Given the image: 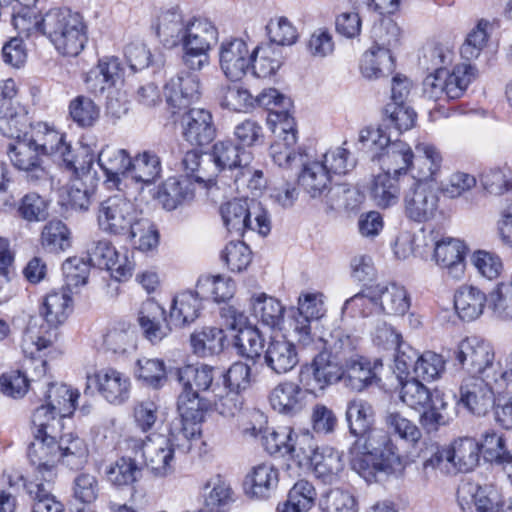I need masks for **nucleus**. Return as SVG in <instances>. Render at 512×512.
<instances>
[{
    "instance_id": "f257e3e1",
    "label": "nucleus",
    "mask_w": 512,
    "mask_h": 512,
    "mask_svg": "<svg viewBox=\"0 0 512 512\" xmlns=\"http://www.w3.org/2000/svg\"><path fill=\"white\" fill-rule=\"evenodd\" d=\"M200 426H195L179 420V425L174 424L167 436L152 435L146 440L129 439V446L141 457L150 472L156 477H166L175 470L177 454H186L194 440L200 436Z\"/></svg>"
},
{
    "instance_id": "f03ea898",
    "label": "nucleus",
    "mask_w": 512,
    "mask_h": 512,
    "mask_svg": "<svg viewBox=\"0 0 512 512\" xmlns=\"http://www.w3.org/2000/svg\"><path fill=\"white\" fill-rule=\"evenodd\" d=\"M215 368L206 364H187L175 370V377L181 387L177 398V410L182 422L200 426L208 404L201 396L215 393L219 385L214 383Z\"/></svg>"
},
{
    "instance_id": "7ed1b4c3",
    "label": "nucleus",
    "mask_w": 512,
    "mask_h": 512,
    "mask_svg": "<svg viewBox=\"0 0 512 512\" xmlns=\"http://www.w3.org/2000/svg\"><path fill=\"white\" fill-rule=\"evenodd\" d=\"M72 308L71 290L62 287L60 290L49 292L43 299L40 314L50 329L41 326L36 330L29 325L22 341L24 353L30 354L31 357H34L35 353L46 356L45 351L52 348L57 340V328L67 320Z\"/></svg>"
},
{
    "instance_id": "20e7f679",
    "label": "nucleus",
    "mask_w": 512,
    "mask_h": 512,
    "mask_svg": "<svg viewBox=\"0 0 512 512\" xmlns=\"http://www.w3.org/2000/svg\"><path fill=\"white\" fill-rule=\"evenodd\" d=\"M210 156L220 173V180L225 184L226 179H229L237 189L240 186H247L250 189H260L264 186L263 172L252 165V153L233 140L217 141Z\"/></svg>"
},
{
    "instance_id": "39448f33",
    "label": "nucleus",
    "mask_w": 512,
    "mask_h": 512,
    "mask_svg": "<svg viewBox=\"0 0 512 512\" xmlns=\"http://www.w3.org/2000/svg\"><path fill=\"white\" fill-rule=\"evenodd\" d=\"M42 35L65 56H77L87 42V26L82 15L69 8H51L43 15Z\"/></svg>"
},
{
    "instance_id": "423d86ee",
    "label": "nucleus",
    "mask_w": 512,
    "mask_h": 512,
    "mask_svg": "<svg viewBox=\"0 0 512 512\" xmlns=\"http://www.w3.org/2000/svg\"><path fill=\"white\" fill-rule=\"evenodd\" d=\"M219 213L231 235L242 237L246 230L265 236L270 232V219L262 204L254 199L234 198L221 204Z\"/></svg>"
},
{
    "instance_id": "0eeeda50",
    "label": "nucleus",
    "mask_w": 512,
    "mask_h": 512,
    "mask_svg": "<svg viewBox=\"0 0 512 512\" xmlns=\"http://www.w3.org/2000/svg\"><path fill=\"white\" fill-rule=\"evenodd\" d=\"M142 214L131 200L122 194H115L98 204L96 219L102 232L127 238Z\"/></svg>"
},
{
    "instance_id": "6e6552de",
    "label": "nucleus",
    "mask_w": 512,
    "mask_h": 512,
    "mask_svg": "<svg viewBox=\"0 0 512 512\" xmlns=\"http://www.w3.org/2000/svg\"><path fill=\"white\" fill-rule=\"evenodd\" d=\"M454 357L468 375L499 380L495 351L488 341L467 337L458 344Z\"/></svg>"
},
{
    "instance_id": "1a4fd4ad",
    "label": "nucleus",
    "mask_w": 512,
    "mask_h": 512,
    "mask_svg": "<svg viewBox=\"0 0 512 512\" xmlns=\"http://www.w3.org/2000/svg\"><path fill=\"white\" fill-rule=\"evenodd\" d=\"M33 441L28 446L27 456L31 466L28 477L20 475L19 479L54 482L56 478V466L60 462L58 455L59 435H38L32 434Z\"/></svg>"
},
{
    "instance_id": "9d476101",
    "label": "nucleus",
    "mask_w": 512,
    "mask_h": 512,
    "mask_svg": "<svg viewBox=\"0 0 512 512\" xmlns=\"http://www.w3.org/2000/svg\"><path fill=\"white\" fill-rule=\"evenodd\" d=\"M88 261L93 267L110 271L119 281H127L133 274L135 264L127 254L120 255L108 239L93 240L87 246Z\"/></svg>"
},
{
    "instance_id": "9b49d317",
    "label": "nucleus",
    "mask_w": 512,
    "mask_h": 512,
    "mask_svg": "<svg viewBox=\"0 0 512 512\" xmlns=\"http://www.w3.org/2000/svg\"><path fill=\"white\" fill-rule=\"evenodd\" d=\"M498 381L476 375H467L463 378L459 388V402L474 415H486L496 398L493 384Z\"/></svg>"
},
{
    "instance_id": "f8f14e48",
    "label": "nucleus",
    "mask_w": 512,
    "mask_h": 512,
    "mask_svg": "<svg viewBox=\"0 0 512 512\" xmlns=\"http://www.w3.org/2000/svg\"><path fill=\"white\" fill-rule=\"evenodd\" d=\"M41 155L57 157L67 170L76 172L74 155L71 146L64 140V135L47 123L39 122L31 127L29 136Z\"/></svg>"
},
{
    "instance_id": "ddd939ff",
    "label": "nucleus",
    "mask_w": 512,
    "mask_h": 512,
    "mask_svg": "<svg viewBox=\"0 0 512 512\" xmlns=\"http://www.w3.org/2000/svg\"><path fill=\"white\" fill-rule=\"evenodd\" d=\"M416 156L409 168L410 174L402 177V183L413 185H430L437 180L442 166L439 149L430 143H419L415 147Z\"/></svg>"
},
{
    "instance_id": "4468645a",
    "label": "nucleus",
    "mask_w": 512,
    "mask_h": 512,
    "mask_svg": "<svg viewBox=\"0 0 512 512\" xmlns=\"http://www.w3.org/2000/svg\"><path fill=\"white\" fill-rule=\"evenodd\" d=\"M219 64L229 80H241L251 66V52L247 43L241 38L224 39L219 46Z\"/></svg>"
},
{
    "instance_id": "2eb2a0df",
    "label": "nucleus",
    "mask_w": 512,
    "mask_h": 512,
    "mask_svg": "<svg viewBox=\"0 0 512 512\" xmlns=\"http://www.w3.org/2000/svg\"><path fill=\"white\" fill-rule=\"evenodd\" d=\"M403 201L406 216L415 222L432 219L438 209V196L431 185L406 184Z\"/></svg>"
},
{
    "instance_id": "dca6fc26",
    "label": "nucleus",
    "mask_w": 512,
    "mask_h": 512,
    "mask_svg": "<svg viewBox=\"0 0 512 512\" xmlns=\"http://www.w3.org/2000/svg\"><path fill=\"white\" fill-rule=\"evenodd\" d=\"M95 385L100 395L109 403L121 405L130 397L131 382L127 375L105 368L87 377V388Z\"/></svg>"
},
{
    "instance_id": "f3484780",
    "label": "nucleus",
    "mask_w": 512,
    "mask_h": 512,
    "mask_svg": "<svg viewBox=\"0 0 512 512\" xmlns=\"http://www.w3.org/2000/svg\"><path fill=\"white\" fill-rule=\"evenodd\" d=\"M7 153L13 166L26 173L28 181L36 183L47 178L41 154L30 137L10 143Z\"/></svg>"
},
{
    "instance_id": "a211bd4d",
    "label": "nucleus",
    "mask_w": 512,
    "mask_h": 512,
    "mask_svg": "<svg viewBox=\"0 0 512 512\" xmlns=\"http://www.w3.org/2000/svg\"><path fill=\"white\" fill-rule=\"evenodd\" d=\"M502 496L496 486L467 484L458 490V502L465 512H499Z\"/></svg>"
},
{
    "instance_id": "6ab92c4d",
    "label": "nucleus",
    "mask_w": 512,
    "mask_h": 512,
    "mask_svg": "<svg viewBox=\"0 0 512 512\" xmlns=\"http://www.w3.org/2000/svg\"><path fill=\"white\" fill-rule=\"evenodd\" d=\"M355 437L356 440L352 446L358 451H366L374 457L385 460V467L400 465L401 461L397 447L386 431L372 427L363 435Z\"/></svg>"
},
{
    "instance_id": "aec40b11",
    "label": "nucleus",
    "mask_w": 512,
    "mask_h": 512,
    "mask_svg": "<svg viewBox=\"0 0 512 512\" xmlns=\"http://www.w3.org/2000/svg\"><path fill=\"white\" fill-rule=\"evenodd\" d=\"M164 93L171 108L186 109L200 98L199 78L191 73H180L166 83Z\"/></svg>"
},
{
    "instance_id": "412c9836",
    "label": "nucleus",
    "mask_w": 512,
    "mask_h": 512,
    "mask_svg": "<svg viewBox=\"0 0 512 512\" xmlns=\"http://www.w3.org/2000/svg\"><path fill=\"white\" fill-rule=\"evenodd\" d=\"M466 252L467 247L462 240L443 237L435 243L434 259L437 265L446 270L448 276L458 280L464 274Z\"/></svg>"
},
{
    "instance_id": "4be33fe9",
    "label": "nucleus",
    "mask_w": 512,
    "mask_h": 512,
    "mask_svg": "<svg viewBox=\"0 0 512 512\" xmlns=\"http://www.w3.org/2000/svg\"><path fill=\"white\" fill-rule=\"evenodd\" d=\"M182 136L194 146L209 144L215 137L212 115L204 109H190L181 118Z\"/></svg>"
},
{
    "instance_id": "5701e85b",
    "label": "nucleus",
    "mask_w": 512,
    "mask_h": 512,
    "mask_svg": "<svg viewBox=\"0 0 512 512\" xmlns=\"http://www.w3.org/2000/svg\"><path fill=\"white\" fill-rule=\"evenodd\" d=\"M278 483V469L270 463H261L246 475L244 490L250 498L267 500L275 494Z\"/></svg>"
},
{
    "instance_id": "b1692460",
    "label": "nucleus",
    "mask_w": 512,
    "mask_h": 512,
    "mask_svg": "<svg viewBox=\"0 0 512 512\" xmlns=\"http://www.w3.org/2000/svg\"><path fill=\"white\" fill-rule=\"evenodd\" d=\"M264 363L275 374H285L299 363L296 345L284 336L270 338L264 351Z\"/></svg>"
},
{
    "instance_id": "393cba45",
    "label": "nucleus",
    "mask_w": 512,
    "mask_h": 512,
    "mask_svg": "<svg viewBox=\"0 0 512 512\" xmlns=\"http://www.w3.org/2000/svg\"><path fill=\"white\" fill-rule=\"evenodd\" d=\"M137 320L143 335L153 344L160 342L171 331L164 308L152 299L142 303Z\"/></svg>"
},
{
    "instance_id": "a878e982",
    "label": "nucleus",
    "mask_w": 512,
    "mask_h": 512,
    "mask_svg": "<svg viewBox=\"0 0 512 512\" xmlns=\"http://www.w3.org/2000/svg\"><path fill=\"white\" fill-rule=\"evenodd\" d=\"M305 391L292 381H283L276 385L269 395L271 407L283 415L294 416L307 404Z\"/></svg>"
},
{
    "instance_id": "bb28decb",
    "label": "nucleus",
    "mask_w": 512,
    "mask_h": 512,
    "mask_svg": "<svg viewBox=\"0 0 512 512\" xmlns=\"http://www.w3.org/2000/svg\"><path fill=\"white\" fill-rule=\"evenodd\" d=\"M372 159L380 163L384 173H389L402 180V177L408 174L414 153L407 143L397 140L391 141L382 152L373 155Z\"/></svg>"
},
{
    "instance_id": "cd10ccee",
    "label": "nucleus",
    "mask_w": 512,
    "mask_h": 512,
    "mask_svg": "<svg viewBox=\"0 0 512 512\" xmlns=\"http://www.w3.org/2000/svg\"><path fill=\"white\" fill-rule=\"evenodd\" d=\"M97 162L110 187H118L121 177L129 175L131 156L125 149L106 145L99 151Z\"/></svg>"
},
{
    "instance_id": "c85d7f7f",
    "label": "nucleus",
    "mask_w": 512,
    "mask_h": 512,
    "mask_svg": "<svg viewBox=\"0 0 512 512\" xmlns=\"http://www.w3.org/2000/svg\"><path fill=\"white\" fill-rule=\"evenodd\" d=\"M195 196V184L190 177H169L158 189L157 199L163 208L172 211L190 203Z\"/></svg>"
},
{
    "instance_id": "c756f323",
    "label": "nucleus",
    "mask_w": 512,
    "mask_h": 512,
    "mask_svg": "<svg viewBox=\"0 0 512 512\" xmlns=\"http://www.w3.org/2000/svg\"><path fill=\"white\" fill-rule=\"evenodd\" d=\"M298 184L312 198L324 197L331 188V175L325 164L320 161L305 162L300 164Z\"/></svg>"
},
{
    "instance_id": "7c9ffc66",
    "label": "nucleus",
    "mask_w": 512,
    "mask_h": 512,
    "mask_svg": "<svg viewBox=\"0 0 512 512\" xmlns=\"http://www.w3.org/2000/svg\"><path fill=\"white\" fill-rule=\"evenodd\" d=\"M187 27L188 19L180 10L172 8L159 15L156 34L165 48L172 49L181 45Z\"/></svg>"
},
{
    "instance_id": "2f4dec72",
    "label": "nucleus",
    "mask_w": 512,
    "mask_h": 512,
    "mask_svg": "<svg viewBox=\"0 0 512 512\" xmlns=\"http://www.w3.org/2000/svg\"><path fill=\"white\" fill-rule=\"evenodd\" d=\"M378 311L386 315L404 316L411 306V298L402 285L376 284Z\"/></svg>"
},
{
    "instance_id": "473e14b6",
    "label": "nucleus",
    "mask_w": 512,
    "mask_h": 512,
    "mask_svg": "<svg viewBox=\"0 0 512 512\" xmlns=\"http://www.w3.org/2000/svg\"><path fill=\"white\" fill-rule=\"evenodd\" d=\"M447 457L453 472H470L479 464L480 443L471 437L459 438L447 448Z\"/></svg>"
},
{
    "instance_id": "72a5a7b5",
    "label": "nucleus",
    "mask_w": 512,
    "mask_h": 512,
    "mask_svg": "<svg viewBox=\"0 0 512 512\" xmlns=\"http://www.w3.org/2000/svg\"><path fill=\"white\" fill-rule=\"evenodd\" d=\"M200 291H183L177 294L170 309V323L182 327L194 322L202 309Z\"/></svg>"
},
{
    "instance_id": "f704fd0d",
    "label": "nucleus",
    "mask_w": 512,
    "mask_h": 512,
    "mask_svg": "<svg viewBox=\"0 0 512 512\" xmlns=\"http://www.w3.org/2000/svg\"><path fill=\"white\" fill-rule=\"evenodd\" d=\"M378 366H382L380 359H376L373 366L369 360L361 356L350 359L344 365L346 369L343 375L345 385L356 392L365 390L376 380V369Z\"/></svg>"
},
{
    "instance_id": "c9c22d12",
    "label": "nucleus",
    "mask_w": 512,
    "mask_h": 512,
    "mask_svg": "<svg viewBox=\"0 0 512 512\" xmlns=\"http://www.w3.org/2000/svg\"><path fill=\"white\" fill-rule=\"evenodd\" d=\"M489 296L474 286H461L454 295V306L458 316L464 321L477 319L484 311Z\"/></svg>"
},
{
    "instance_id": "e433bc0d",
    "label": "nucleus",
    "mask_w": 512,
    "mask_h": 512,
    "mask_svg": "<svg viewBox=\"0 0 512 512\" xmlns=\"http://www.w3.org/2000/svg\"><path fill=\"white\" fill-rule=\"evenodd\" d=\"M395 69V59L388 48L373 46L366 51L361 59L360 70L368 79H376L391 75Z\"/></svg>"
},
{
    "instance_id": "4c0bfd02",
    "label": "nucleus",
    "mask_w": 512,
    "mask_h": 512,
    "mask_svg": "<svg viewBox=\"0 0 512 512\" xmlns=\"http://www.w3.org/2000/svg\"><path fill=\"white\" fill-rule=\"evenodd\" d=\"M284 57L282 50L269 43L258 45L251 52L252 73L257 78H269L282 66Z\"/></svg>"
},
{
    "instance_id": "58836bf2",
    "label": "nucleus",
    "mask_w": 512,
    "mask_h": 512,
    "mask_svg": "<svg viewBox=\"0 0 512 512\" xmlns=\"http://www.w3.org/2000/svg\"><path fill=\"white\" fill-rule=\"evenodd\" d=\"M217 38L218 30L209 19L193 17L188 19V27L181 46L210 51Z\"/></svg>"
},
{
    "instance_id": "ea45409f",
    "label": "nucleus",
    "mask_w": 512,
    "mask_h": 512,
    "mask_svg": "<svg viewBox=\"0 0 512 512\" xmlns=\"http://www.w3.org/2000/svg\"><path fill=\"white\" fill-rule=\"evenodd\" d=\"M58 438L60 462L70 469L82 468L86 464L89 455L85 440L72 432L60 433Z\"/></svg>"
},
{
    "instance_id": "a19ab883",
    "label": "nucleus",
    "mask_w": 512,
    "mask_h": 512,
    "mask_svg": "<svg viewBox=\"0 0 512 512\" xmlns=\"http://www.w3.org/2000/svg\"><path fill=\"white\" fill-rule=\"evenodd\" d=\"M235 501L231 484L221 475L212 477L204 486V505L211 512H226Z\"/></svg>"
},
{
    "instance_id": "79ce46f5",
    "label": "nucleus",
    "mask_w": 512,
    "mask_h": 512,
    "mask_svg": "<svg viewBox=\"0 0 512 512\" xmlns=\"http://www.w3.org/2000/svg\"><path fill=\"white\" fill-rule=\"evenodd\" d=\"M161 159L152 150H145L131 157L129 175L136 182L150 185L161 177Z\"/></svg>"
},
{
    "instance_id": "37998d69",
    "label": "nucleus",
    "mask_w": 512,
    "mask_h": 512,
    "mask_svg": "<svg viewBox=\"0 0 512 512\" xmlns=\"http://www.w3.org/2000/svg\"><path fill=\"white\" fill-rule=\"evenodd\" d=\"M250 307L253 315L271 329L280 328L283 323L285 308L274 297L265 293L253 295L250 299Z\"/></svg>"
},
{
    "instance_id": "c03bdc74",
    "label": "nucleus",
    "mask_w": 512,
    "mask_h": 512,
    "mask_svg": "<svg viewBox=\"0 0 512 512\" xmlns=\"http://www.w3.org/2000/svg\"><path fill=\"white\" fill-rule=\"evenodd\" d=\"M225 340L224 330L217 327H204L193 332L190 336L192 352L202 358L222 352Z\"/></svg>"
},
{
    "instance_id": "a18cd8bd",
    "label": "nucleus",
    "mask_w": 512,
    "mask_h": 512,
    "mask_svg": "<svg viewBox=\"0 0 512 512\" xmlns=\"http://www.w3.org/2000/svg\"><path fill=\"white\" fill-rule=\"evenodd\" d=\"M346 421L349 432L353 436L363 435L372 428L375 421V411L372 404L362 398H354L347 403Z\"/></svg>"
},
{
    "instance_id": "49530a36",
    "label": "nucleus",
    "mask_w": 512,
    "mask_h": 512,
    "mask_svg": "<svg viewBox=\"0 0 512 512\" xmlns=\"http://www.w3.org/2000/svg\"><path fill=\"white\" fill-rule=\"evenodd\" d=\"M364 199L362 192L345 184L331 187L324 196V202L330 210L346 212L358 210Z\"/></svg>"
},
{
    "instance_id": "de8ad7c7",
    "label": "nucleus",
    "mask_w": 512,
    "mask_h": 512,
    "mask_svg": "<svg viewBox=\"0 0 512 512\" xmlns=\"http://www.w3.org/2000/svg\"><path fill=\"white\" fill-rule=\"evenodd\" d=\"M53 482L24 480L23 486L34 501L33 512H63V504L51 494Z\"/></svg>"
},
{
    "instance_id": "09e8293b",
    "label": "nucleus",
    "mask_w": 512,
    "mask_h": 512,
    "mask_svg": "<svg viewBox=\"0 0 512 512\" xmlns=\"http://www.w3.org/2000/svg\"><path fill=\"white\" fill-rule=\"evenodd\" d=\"M319 342L321 344V352H326L329 358L338 362L343 368L350 359L358 356L354 354V340L341 330L333 331L327 339L320 338Z\"/></svg>"
},
{
    "instance_id": "8fccbe9b",
    "label": "nucleus",
    "mask_w": 512,
    "mask_h": 512,
    "mask_svg": "<svg viewBox=\"0 0 512 512\" xmlns=\"http://www.w3.org/2000/svg\"><path fill=\"white\" fill-rule=\"evenodd\" d=\"M350 453L351 468L367 482L375 481L378 473H393L395 468L398 466L390 465L389 467H385V460L374 457L366 451H358L354 446L351 447Z\"/></svg>"
},
{
    "instance_id": "3c124183",
    "label": "nucleus",
    "mask_w": 512,
    "mask_h": 512,
    "mask_svg": "<svg viewBox=\"0 0 512 512\" xmlns=\"http://www.w3.org/2000/svg\"><path fill=\"white\" fill-rule=\"evenodd\" d=\"M402 183L399 177L389 173H380L374 177L371 187V196L375 204L381 208L395 205L399 200L400 186Z\"/></svg>"
},
{
    "instance_id": "603ef678",
    "label": "nucleus",
    "mask_w": 512,
    "mask_h": 512,
    "mask_svg": "<svg viewBox=\"0 0 512 512\" xmlns=\"http://www.w3.org/2000/svg\"><path fill=\"white\" fill-rule=\"evenodd\" d=\"M142 468L143 464L136 458L123 456L107 469V479L117 487L130 486L138 481Z\"/></svg>"
},
{
    "instance_id": "864d4df0",
    "label": "nucleus",
    "mask_w": 512,
    "mask_h": 512,
    "mask_svg": "<svg viewBox=\"0 0 512 512\" xmlns=\"http://www.w3.org/2000/svg\"><path fill=\"white\" fill-rule=\"evenodd\" d=\"M476 68L471 64L457 65L452 72L445 69L443 81L445 82V98L447 100L459 99L463 96L468 85L475 78Z\"/></svg>"
},
{
    "instance_id": "5fc2aeb1",
    "label": "nucleus",
    "mask_w": 512,
    "mask_h": 512,
    "mask_svg": "<svg viewBox=\"0 0 512 512\" xmlns=\"http://www.w3.org/2000/svg\"><path fill=\"white\" fill-rule=\"evenodd\" d=\"M309 467L313 469L317 478L325 483H331L343 470L344 463L338 451L324 449L322 452H317Z\"/></svg>"
},
{
    "instance_id": "6e6d98bb",
    "label": "nucleus",
    "mask_w": 512,
    "mask_h": 512,
    "mask_svg": "<svg viewBox=\"0 0 512 512\" xmlns=\"http://www.w3.org/2000/svg\"><path fill=\"white\" fill-rule=\"evenodd\" d=\"M377 306L376 285H365L360 292L345 301L342 311L351 317H367L373 313H380Z\"/></svg>"
},
{
    "instance_id": "4d7b16f0",
    "label": "nucleus",
    "mask_w": 512,
    "mask_h": 512,
    "mask_svg": "<svg viewBox=\"0 0 512 512\" xmlns=\"http://www.w3.org/2000/svg\"><path fill=\"white\" fill-rule=\"evenodd\" d=\"M197 289L202 298H212L215 302H224L233 297L235 282L231 278L221 275L204 276L199 278Z\"/></svg>"
},
{
    "instance_id": "13d9d810",
    "label": "nucleus",
    "mask_w": 512,
    "mask_h": 512,
    "mask_svg": "<svg viewBox=\"0 0 512 512\" xmlns=\"http://www.w3.org/2000/svg\"><path fill=\"white\" fill-rule=\"evenodd\" d=\"M480 452L483 453L486 461L496 466L507 463L512 455L507 447L506 437L492 429L483 434Z\"/></svg>"
},
{
    "instance_id": "bf43d9fd",
    "label": "nucleus",
    "mask_w": 512,
    "mask_h": 512,
    "mask_svg": "<svg viewBox=\"0 0 512 512\" xmlns=\"http://www.w3.org/2000/svg\"><path fill=\"white\" fill-rule=\"evenodd\" d=\"M70 235L66 224L60 220H52L43 227L41 245L50 253L64 252L71 246Z\"/></svg>"
},
{
    "instance_id": "052dcab7",
    "label": "nucleus",
    "mask_w": 512,
    "mask_h": 512,
    "mask_svg": "<svg viewBox=\"0 0 512 512\" xmlns=\"http://www.w3.org/2000/svg\"><path fill=\"white\" fill-rule=\"evenodd\" d=\"M399 379L401 383L400 399L404 404L414 410L420 411L422 408L427 407L437 393H432L419 381L420 378L415 377L403 381L401 376H399Z\"/></svg>"
},
{
    "instance_id": "680f3d73",
    "label": "nucleus",
    "mask_w": 512,
    "mask_h": 512,
    "mask_svg": "<svg viewBox=\"0 0 512 512\" xmlns=\"http://www.w3.org/2000/svg\"><path fill=\"white\" fill-rule=\"evenodd\" d=\"M78 398L79 393L65 384H50L46 394L47 405L56 410L60 417L73 414Z\"/></svg>"
},
{
    "instance_id": "e2e57ef3",
    "label": "nucleus",
    "mask_w": 512,
    "mask_h": 512,
    "mask_svg": "<svg viewBox=\"0 0 512 512\" xmlns=\"http://www.w3.org/2000/svg\"><path fill=\"white\" fill-rule=\"evenodd\" d=\"M318 507L321 512H358L355 496L340 488L322 493L318 499Z\"/></svg>"
},
{
    "instance_id": "0e129e2a",
    "label": "nucleus",
    "mask_w": 512,
    "mask_h": 512,
    "mask_svg": "<svg viewBox=\"0 0 512 512\" xmlns=\"http://www.w3.org/2000/svg\"><path fill=\"white\" fill-rule=\"evenodd\" d=\"M222 108L241 112L253 108V96L251 93L236 84L221 85L217 94Z\"/></svg>"
},
{
    "instance_id": "69168bd1",
    "label": "nucleus",
    "mask_w": 512,
    "mask_h": 512,
    "mask_svg": "<svg viewBox=\"0 0 512 512\" xmlns=\"http://www.w3.org/2000/svg\"><path fill=\"white\" fill-rule=\"evenodd\" d=\"M56 410L47 404L36 408L32 414V434L50 436L59 435L63 429L62 420Z\"/></svg>"
},
{
    "instance_id": "338daca9",
    "label": "nucleus",
    "mask_w": 512,
    "mask_h": 512,
    "mask_svg": "<svg viewBox=\"0 0 512 512\" xmlns=\"http://www.w3.org/2000/svg\"><path fill=\"white\" fill-rule=\"evenodd\" d=\"M14 29L24 37L42 34L43 16L39 17L33 7H12L10 13Z\"/></svg>"
},
{
    "instance_id": "774afa93",
    "label": "nucleus",
    "mask_w": 512,
    "mask_h": 512,
    "mask_svg": "<svg viewBox=\"0 0 512 512\" xmlns=\"http://www.w3.org/2000/svg\"><path fill=\"white\" fill-rule=\"evenodd\" d=\"M234 346L243 357L254 360L260 357L264 346V339L256 326L248 325L234 337Z\"/></svg>"
}]
</instances>
